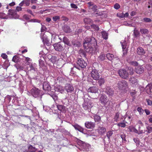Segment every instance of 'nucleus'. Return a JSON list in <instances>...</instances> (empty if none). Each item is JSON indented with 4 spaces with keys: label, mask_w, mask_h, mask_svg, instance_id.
<instances>
[{
    "label": "nucleus",
    "mask_w": 152,
    "mask_h": 152,
    "mask_svg": "<svg viewBox=\"0 0 152 152\" xmlns=\"http://www.w3.org/2000/svg\"><path fill=\"white\" fill-rule=\"evenodd\" d=\"M145 51L144 49L141 47H138L137 50V53L139 56H143L144 55L145 53Z\"/></svg>",
    "instance_id": "4468645a"
},
{
    "label": "nucleus",
    "mask_w": 152,
    "mask_h": 152,
    "mask_svg": "<svg viewBox=\"0 0 152 152\" xmlns=\"http://www.w3.org/2000/svg\"><path fill=\"white\" fill-rule=\"evenodd\" d=\"M17 68L19 70H23L24 69L23 67L21 65H17Z\"/></svg>",
    "instance_id": "680f3d73"
},
{
    "label": "nucleus",
    "mask_w": 152,
    "mask_h": 152,
    "mask_svg": "<svg viewBox=\"0 0 152 152\" xmlns=\"http://www.w3.org/2000/svg\"><path fill=\"white\" fill-rule=\"evenodd\" d=\"M53 46L55 50L58 51L64 50L65 48V45L61 42L55 43L53 44Z\"/></svg>",
    "instance_id": "7ed1b4c3"
},
{
    "label": "nucleus",
    "mask_w": 152,
    "mask_h": 152,
    "mask_svg": "<svg viewBox=\"0 0 152 152\" xmlns=\"http://www.w3.org/2000/svg\"><path fill=\"white\" fill-rule=\"evenodd\" d=\"M24 4H25L26 6H28L30 4V0H23Z\"/></svg>",
    "instance_id": "8fccbe9b"
},
{
    "label": "nucleus",
    "mask_w": 152,
    "mask_h": 152,
    "mask_svg": "<svg viewBox=\"0 0 152 152\" xmlns=\"http://www.w3.org/2000/svg\"><path fill=\"white\" fill-rule=\"evenodd\" d=\"M77 63L79 66L82 68H85L87 65V63L82 58H78Z\"/></svg>",
    "instance_id": "6e6552de"
},
{
    "label": "nucleus",
    "mask_w": 152,
    "mask_h": 152,
    "mask_svg": "<svg viewBox=\"0 0 152 152\" xmlns=\"http://www.w3.org/2000/svg\"><path fill=\"white\" fill-rule=\"evenodd\" d=\"M137 110L140 115H142L144 112V110L141 107H138L137 108Z\"/></svg>",
    "instance_id": "58836bf2"
},
{
    "label": "nucleus",
    "mask_w": 152,
    "mask_h": 152,
    "mask_svg": "<svg viewBox=\"0 0 152 152\" xmlns=\"http://www.w3.org/2000/svg\"><path fill=\"white\" fill-rule=\"evenodd\" d=\"M96 43V40L94 37H87L85 40V42L83 43V46L85 49H87L91 47V45L94 46Z\"/></svg>",
    "instance_id": "f257e3e1"
},
{
    "label": "nucleus",
    "mask_w": 152,
    "mask_h": 152,
    "mask_svg": "<svg viewBox=\"0 0 152 152\" xmlns=\"http://www.w3.org/2000/svg\"><path fill=\"white\" fill-rule=\"evenodd\" d=\"M57 81L59 83L61 84L65 83L66 81L65 79L63 78L62 77H58L57 78Z\"/></svg>",
    "instance_id": "4be33fe9"
},
{
    "label": "nucleus",
    "mask_w": 152,
    "mask_h": 152,
    "mask_svg": "<svg viewBox=\"0 0 152 152\" xmlns=\"http://www.w3.org/2000/svg\"><path fill=\"white\" fill-rule=\"evenodd\" d=\"M88 5L89 8L91 7L94 5L93 3L91 2H89L88 3Z\"/></svg>",
    "instance_id": "774afa93"
},
{
    "label": "nucleus",
    "mask_w": 152,
    "mask_h": 152,
    "mask_svg": "<svg viewBox=\"0 0 152 152\" xmlns=\"http://www.w3.org/2000/svg\"><path fill=\"white\" fill-rule=\"evenodd\" d=\"M98 133L100 135H103L106 131V129L104 127L99 126L97 129Z\"/></svg>",
    "instance_id": "a211bd4d"
},
{
    "label": "nucleus",
    "mask_w": 152,
    "mask_h": 152,
    "mask_svg": "<svg viewBox=\"0 0 152 152\" xmlns=\"http://www.w3.org/2000/svg\"><path fill=\"white\" fill-rule=\"evenodd\" d=\"M127 122L125 121V119L123 121V122H121L117 124V126L119 127H121L123 128H125L126 126V123Z\"/></svg>",
    "instance_id": "cd10ccee"
},
{
    "label": "nucleus",
    "mask_w": 152,
    "mask_h": 152,
    "mask_svg": "<svg viewBox=\"0 0 152 152\" xmlns=\"http://www.w3.org/2000/svg\"><path fill=\"white\" fill-rule=\"evenodd\" d=\"M108 100L107 96L104 94H102L100 98L101 103L104 106L106 105Z\"/></svg>",
    "instance_id": "1a4fd4ad"
},
{
    "label": "nucleus",
    "mask_w": 152,
    "mask_h": 152,
    "mask_svg": "<svg viewBox=\"0 0 152 152\" xmlns=\"http://www.w3.org/2000/svg\"><path fill=\"white\" fill-rule=\"evenodd\" d=\"M85 126L88 129H93L95 126V123L91 121H86L85 124Z\"/></svg>",
    "instance_id": "ddd939ff"
},
{
    "label": "nucleus",
    "mask_w": 152,
    "mask_h": 152,
    "mask_svg": "<svg viewBox=\"0 0 152 152\" xmlns=\"http://www.w3.org/2000/svg\"><path fill=\"white\" fill-rule=\"evenodd\" d=\"M134 128L133 126H131L129 127L128 129L130 132H133Z\"/></svg>",
    "instance_id": "864d4df0"
},
{
    "label": "nucleus",
    "mask_w": 152,
    "mask_h": 152,
    "mask_svg": "<svg viewBox=\"0 0 152 152\" xmlns=\"http://www.w3.org/2000/svg\"><path fill=\"white\" fill-rule=\"evenodd\" d=\"M64 89L67 93H71L74 91L73 85L70 83H66L64 86Z\"/></svg>",
    "instance_id": "0eeeda50"
},
{
    "label": "nucleus",
    "mask_w": 152,
    "mask_h": 152,
    "mask_svg": "<svg viewBox=\"0 0 152 152\" xmlns=\"http://www.w3.org/2000/svg\"><path fill=\"white\" fill-rule=\"evenodd\" d=\"M140 31L142 34H147L149 32L148 30L146 28H140Z\"/></svg>",
    "instance_id": "7c9ffc66"
},
{
    "label": "nucleus",
    "mask_w": 152,
    "mask_h": 152,
    "mask_svg": "<svg viewBox=\"0 0 152 152\" xmlns=\"http://www.w3.org/2000/svg\"><path fill=\"white\" fill-rule=\"evenodd\" d=\"M126 135L123 133L121 135V137L122 138V141L124 142H126Z\"/></svg>",
    "instance_id": "49530a36"
},
{
    "label": "nucleus",
    "mask_w": 152,
    "mask_h": 152,
    "mask_svg": "<svg viewBox=\"0 0 152 152\" xmlns=\"http://www.w3.org/2000/svg\"><path fill=\"white\" fill-rule=\"evenodd\" d=\"M143 126H141L140 125H139L138 131H139V134H142L144 132L142 129V127Z\"/></svg>",
    "instance_id": "3c124183"
},
{
    "label": "nucleus",
    "mask_w": 152,
    "mask_h": 152,
    "mask_svg": "<svg viewBox=\"0 0 152 152\" xmlns=\"http://www.w3.org/2000/svg\"><path fill=\"white\" fill-rule=\"evenodd\" d=\"M28 148L29 152H35L37 151V148L31 145H28Z\"/></svg>",
    "instance_id": "412c9836"
},
{
    "label": "nucleus",
    "mask_w": 152,
    "mask_h": 152,
    "mask_svg": "<svg viewBox=\"0 0 152 152\" xmlns=\"http://www.w3.org/2000/svg\"><path fill=\"white\" fill-rule=\"evenodd\" d=\"M39 66L41 67H43L45 65V63L44 61L43 60L39 59Z\"/></svg>",
    "instance_id": "c03bdc74"
},
{
    "label": "nucleus",
    "mask_w": 152,
    "mask_h": 152,
    "mask_svg": "<svg viewBox=\"0 0 152 152\" xmlns=\"http://www.w3.org/2000/svg\"><path fill=\"white\" fill-rule=\"evenodd\" d=\"M105 92L109 96H112L114 94V91L110 87L107 86L106 88Z\"/></svg>",
    "instance_id": "9b49d317"
},
{
    "label": "nucleus",
    "mask_w": 152,
    "mask_h": 152,
    "mask_svg": "<svg viewBox=\"0 0 152 152\" xmlns=\"http://www.w3.org/2000/svg\"><path fill=\"white\" fill-rule=\"evenodd\" d=\"M129 73L130 75H132L134 73L133 69L132 68H129Z\"/></svg>",
    "instance_id": "6e6d98bb"
},
{
    "label": "nucleus",
    "mask_w": 152,
    "mask_h": 152,
    "mask_svg": "<svg viewBox=\"0 0 152 152\" xmlns=\"http://www.w3.org/2000/svg\"><path fill=\"white\" fill-rule=\"evenodd\" d=\"M118 73L120 77L123 79H126L129 77L128 72L125 69H120L118 70Z\"/></svg>",
    "instance_id": "20e7f679"
},
{
    "label": "nucleus",
    "mask_w": 152,
    "mask_h": 152,
    "mask_svg": "<svg viewBox=\"0 0 152 152\" xmlns=\"http://www.w3.org/2000/svg\"><path fill=\"white\" fill-rule=\"evenodd\" d=\"M71 6L72 8H73L77 9V6L74 4H71Z\"/></svg>",
    "instance_id": "338daca9"
},
{
    "label": "nucleus",
    "mask_w": 152,
    "mask_h": 152,
    "mask_svg": "<svg viewBox=\"0 0 152 152\" xmlns=\"http://www.w3.org/2000/svg\"><path fill=\"white\" fill-rule=\"evenodd\" d=\"M144 22L146 23H149L151 22L152 20L150 18H143Z\"/></svg>",
    "instance_id": "de8ad7c7"
},
{
    "label": "nucleus",
    "mask_w": 152,
    "mask_h": 152,
    "mask_svg": "<svg viewBox=\"0 0 152 152\" xmlns=\"http://www.w3.org/2000/svg\"><path fill=\"white\" fill-rule=\"evenodd\" d=\"M147 129L148 133H150L152 132V124L147 126Z\"/></svg>",
    "instance_id": "37998d69"
},
{
    "label": "nucleus",
    "mask_w": 152,
    "mask_h": 152,
    "mask_svg": "<svg viewBox=\"0 0 152 152\" xmlns=\"http://www.w3.org/2000/svg\"><path fill=\"white\" fill-rule=\"evenodd\" d=\"M97 7L96 5H94L93 6L90 7L89 9L92 10L93 11H95L96 10Z\"/></svg>",
    "instance_id": "4d7b16f0"
},
{
    "label": "nucleus",
    "mask_w": 152,
    "mask_h": 152,
    "mask_svg": "<svg viewBox=\"0 0 152 152\" xmlns=\"http://www.w3.org/2000/svg\"><path fill=\"white\" fill-rule=\"evenodd\" d=\"M117 85V87L121 90L125 89L128 86L127 82L125 80H122L119 81Z\"/></svg>",
    "instance_id": "39448f33"
},
{
    "label": "nucleus",
    "mask_w": 152,
    "mask_h": 152,
    "mask_svg": "<svg viewBox=\"0 0 152 152\" xmlns=\"http://www.w3.org/2000/svg\"><path fill=\"white\" fill-rule=\"evenodd\" d=\"M31 22L39 23L40 21L37 19H32L30 20Z\"/></svg>",
    "instance_id": "13d9d810"
},
{
    "label": "nucleus",
    "mask_w": 152,
    "mask_h": 152,
    "mask_svg": "<svg viewBox=\"0 0 152 152\" xmlns=\"http://www.w3.org/2000/svg\"><path fill=\"white\" fill-rule=\"evenodd\" d=\"M83 107L85 110L89 112L92 107V104L91 101L88 99H84V102L83 104Z\"/></svg>",
    "instance_id": "f03ea898"
},
{
    "label": "nucleus",
    "mask_w": 152,
    "mask_h": 152,
    "mask_svg": "<svg viewBox=\"0 0 152 152\" xmlns=\"http://www.w3.org/2000/svg\"><path fill=\"white\" fill-rule=\"evenodd\" d=\"M60 19V17L58 16H56L53 17V20L54 21H56Z\"/></svg>",
    "instance_id": "5fc2aeb1"
},
{
    "label": "nucleus",
    "mask_w": 152,
    "mask_h": 152,
    "mask_svg": "<svg viewBox=\"0 0 152 152\" xmlns=\"http://www.w3.org/2000/svg\"><path fill=\"white\" fill-rule=\"evenodd\" d=\"M113 134V132L111 131H109L107 132L106 136L109 140L110 139V137Z\"/></svg>",
    "instance_id": "ea45409f"
},
{
    "label": "nucleus",
    "mask_w": 152,
    "mask_h": 152,
    "mask_svg": "<svg viewBox=\"0 0 152 152\" xmlns=\"http://www.w3.org/2000/svg\"><path fill=\"white\" fill-rule=\"evenodd\" d=\"M42 41L44 44H46L47 45L49 46L50 44L49 40L47 38H45L44 37L42 38Z\"/></svg>",
    "instance_id": "c756f323"
},
{
    "label": "nucleus",
    "mask_w": 152,
    "mask_h": 152,
    "mask_svg": "<svg viewBox=\"0 0 152 152\" xmlns=\"http://www.w3.org/2000/svg\"><path fill=\"white\" fill-rule=\"evenodd\" d=\"M15 11L14 10H9L7 13L8 15H11L12 17H13L16 14Z\"/></svg>",
    "instance_id": "a878e982"
},
{
    "label": "nucleus",
    "mask_w": 152,
    "mask_h": 152,
    "mask_svg": "<svg viewBox=\"0 0 152 152\" xmlns=\"http://www.w3.org/2000/svg\"><path fill=\"white\" fill-rule=\"evenodd\" d=\"M120 5L118 3H116L114 5V8L116 10H118L120 8Z\"/></svg>",
    "instance_id": "603ef678"
},
{
    "label": "nucleus",
    "mask_w": 152,
    "mask_h": 152,
    "mask_svg": "<svg viewBox=\"0 0 152 152\" xmlns=\"http://www.w3.org/2000/svg\"><path fill=\"white\" fill-rule=\"evenodd\" d=\"M57 59L56 57L54 56L52 57L50 59V61L53 64L55 63Z\"/></svg>",
    "instance_id": "09e8293b"
},
{
    "label": "nucleus",
    "mask_w": 152,
    "mask_h": 152,
    "mask_svg": "<svg viewBox=\"0 0 152 152\" xmlns=\"http://www.w3.org/2000/svg\"><path fill=\"white\" fill-rule=\"evenodd\" d=\"M117 15L118 17L120 18H124V13H121L117 14Z\"/></svg>",
    "instance_id": "e2e57ef3"
},
{
    "label": "nucleus",
    "mask_w": 152,
    "mask_h": 152,
    "mask_svg": "<svg viewBox=\"0 0 152 152\" xmlns=\"http://www.w3.org/2000/svg\"><path fill=\"white\" fill-rule=\"evenodd\" d=\"M91 26L92 28L94 29L95 30L98 31L99 30V28L97 25L93 24L91 25Z\"/></svg>",
    "instance_id": "79ce46f5"
},
{
    "label": "nucleus",
    "mask_w": 152,
    "mask_h": 152,
    "mask_svg": "<svg viewBox=\"0 0 152 152\" xmlns=\"http://www.w3.org/2000/svg\"><path fill=\"white\" fill-rule=\"evenodd\" d=\"M102 36V38L105 39H108V33L105 31H103L101 32Z\"/></svg>",
    "instance_id": "b1692460"
},
{
    "label": "nucleus",
    "mask_w": 152,
    "mask_h": 152,
    "mask_svg": "<svg viewBox=\"0 0 152 152\" xmlns=\"http://www.w3.org/2000/svg\"><path fill=\"white\" fill-rule=\"evenodd\" d=\"M6 14L4 12H0V18L1 19L6 18Z\"/></svg>",
    "instance_id": "a18cd8bd"
},
{
    "label": "nucleus",
    "mask_w": 152,
    "mask_h": 152,
    "mask_svg": "<svg viewBox=\"0 0 152 152\" xmlns=\"http://www.w3.org/2000/svg\"><path fill=\"white\" fill-rule=\"evenodd\" d=\"M84 21L85 23L87 24H90L92 22V20L89 18H85L84 19Z\"/></svg>",
    "instance_id": "f704fd0d"
},
{
    "label": "nucleus",
    "mask_w": 152,
    "mask_h": 152,
    "mask_svg": "<svg viewBox=\"0 0 152 152\" xmlns=\"http://www.w3.org/2000/svg\"><path fill=\"white\" fill-rule=\"evenodd\" d=\"M98 83L100 86H101L102 84H103L105 82V80L104 78H100L99 79Z\"/></svg>",
    "instance_id": "4c0bfd02"
},
{
    "label": "nucleus",
    "mask_w": 152,
    "mask_h": 152,
    "mask_svg": "<svg viewBox=\"0 0 152 152\" xmlns=\"http://www.w3.org/2000/svg\"><path fill=\"white\" fill-rule=\"evenodd\" d=\"M72 126L76 130H77L81 132H83L84 131L83 129L77 124H76L75 125H72Z\"/></svg>",
    "instance_id": "6ab92c4d"
},
{
    "label": "nucleus",
    "mask_w": 152,
    "mask_h": 152,
    "mask_svg": "<svg viewBox=\"0 0 152 152\" xmlns=\"http://www.w3.org/2000/svg\"><path fill=\"white\" fill-rule=\"evenodd\" d=\"M133 34L135 37H137L140 35V33L139 31L136 28L134 31Z\"/></svg>",
    "instance_id": "2f4dec72"
},
{
    "label": "nucleus",
    "mask_w": 152,
    "mask_h": 152,
    "mask_svg": "<svg viewBox=\"0 0 152 152\" xmlns=\"http://www.w3.org/2000/svg\"><path fill=\"white\" fill-rule=\"evenodd\" d=\"M64 31L66 33H68L70 32V27L67 25H65L63 28Z\"/></svg>",
    "instance_id": "bb28decb"
},
{
    "label": "nucleus",
    "mask_w": 152,
    "mask_h": 152,
    "mask_svg": "<svg viewBox=\"0 0 152 152\" xmlns=\"http://www.w3.org/2000/svg\"><path fill=\"white\" fill-rule=\"evenodd\" d=\"M91 77L94 80H99L100 75L98 70L96 69H93L91 73Z\"/></svg>",
    "instance_id": "423d86ee"
},
{
    "label": "nucleus",
    "mask_w": 152,
    "mask_h": 152,
    "mask_svg": "<svg viewBox=\"0 0 152 152\" xmlns=\"http://www.w3.org/2000/svg\"><path fill=\"white\" fill-rule=\"evenodd\" d=\"M146 101L148 103V104L149 105H152V101L151 100L149 99H146Z\"/></svg>",
    "instance_id": "bf43d9fd"
},
{
    "label": "nucleus",
    "mask_w": 152,
    "mask_h": 152,
    "mask_svg": "<svg viewBox=\"0 0 152 152\" xmlns=\"http://www.w3.org/2000/svg\"><path fill=\"white\" fill-rule=\"evenodd\" d=\"M152 85L151 84H148L146 87L145 90L147 94H150L152 93L151 89H152Z\"/></svg>",
    "instance_id": "aec40b11"
},
{
    "label": "nucleus",
    "mask_w": 152,
    "mask_h": 152,
    "mask_svg": "<svg viewBox=\"0 0 152 152\" xmlns=\"http://www.w3.org/2000/svg\"><path fill=\"white\" fill-rule=\"evenodd\" d=\"M129 81L133 86L135 87L138 85V80L137 77H131L130 78Z\"/></svg>",
    "instance_id": "f8f14e48"
},
{
    "label": "nucleus",
    "mask_w": 152,
    "mask_h": 152,
    "mask_svg": "<svg viewBox=\"0 0 152 152\" xmlns=\"http://www.w3.org/2000/svg\"><path fill=\"white\" fill-rule=\"evenodd\" d=\"M120 116V113L118 112L115 114L114 117V119L115 121H117L119 118Z\"/></svg>",
    "instance_id": "a19ab883"
},
{
    "label": "nucleus",
    "mask_w": 152,
    "mask_h": 152,
    "mask_svg": "<svg viewBox=\"0 0 152 152\" xmlns=\"http://www.w3.org/2000/svg\"><path fill=\"white\" fill-rule=\"evenodd\" d=\"M23 18L26 20H29L30 19V16L27 15H23Z\"/></svg>",
    "instance_id": "69168bd1"
},
{
    "label": "nucleus",
    "mask_w": 152,
    "mask_h": 152,
    "mask_svg": "<svg viewBox=\"0 0 152 152\" xmlns=\"http://www.w3.org/2000/svg\"><path fill=\"white\" fill-rule=\"evenodd\" d=\"M143 71V68L142 66H137L135 68V72L138 74H142Z\"/></svg>",
    "instance_id": "f3484780"
},
{
    "label": "nucleus",
    "mask_w": 152,
    "mask_h": 152,
    "mask_svg": "<svg viewBox=\"0 0 152 152\" xmlns=\"http://www.w3.org/2000/svg\"><path fill=\"white\" fill-rule=\"evenodd\" d=\"M1 57L4 59H6L7 57V55L4 53H2L1 55Z\"/></svg>",
    "instance_id": "0e129e2a"
},
{
    "label": "nucleus",
    "mask_w": 152,
    "mask_h": 152,
    "mask_svg": "<svg viewBox=\"0 0 152 152\" xmlns=\"http://www.w3.org/2000/svg\"><path fill=\"white\" fill-rule=\"evenodd\" d=\"M43 89L45 91H50L51 87L48 83L45 82L43 84Z\"/></svg>",
    "instance_id": "2eb2a0df"
},
{
    "label": "nucleus",
    "mask_w": 152,
    "mask_h": 152,
    "mask_svg": "<svg viewBox=\"0 0 152 152\" xmlns=\"http://www.w3.org/2000/svg\"><path fill=\"white\" fill-rule=\"evenodd\" d=\"M121 43V46L123 49H125L126 47V43L124 40L122 41Z\"/></svg>",
    "instance_id": "c9c22d12"
},
{
    "label": "nucleus",
    "mask_w": 152,
    "mask_h": 152,
    "mask_svg": "<svg viewBox=\"0 0 152 152\" xmlns=\"http://www.w3.org/2000/svg\"><path fill=\"white\" fill-rule=\"evenodd\" d=\"M56 90L58 91L59 92L61 93H63L64 91V87L60 86H58L56 88Z\"/></svg>",
    "instance_id": "393cba45"
},
{
    "label": "nucleus",
    "mask_w": 152,
    "mask_h": 152,
    "mask_svg": "<svg viewBox=\"0 0 152 152\" xmlns=\"http://www.w3.org/2000/svg\"><path fill=\"white\" fill-rule=\"evenodd\" d=\"M106 57L109 60L111 61L114 58V56L112 54L108 53L106 54Z\"/></svg>",
    "instance_id": "c85d7f7f"
},
{
    "label": "nucleus",
    "mask_w": 152,
    "mask_h": 152,
    "mask_svg": "<svg viewBox=\"0 0 152 152\" xmlns=\"http://www.w3.org/2000/svg\"><path fill=\"white\" fill-rule=\"evenodd\" d=\"M12 60L15 63L18 62L19 61V58L17 56H15L13 57Z\"/></svg>",
    "instance_id": "e433bc0d"
},
{
    "label": "nucleus",
    "mask_w": 152,
    "mask_h": 152,
    "mask_svg": "<svg viewBox=\"0 0 152 152\" xmlns=\"http://www.w3.org/2000/svg\"><path fill=\"white\" fill-rule=\"evenodd\" d=\"M99 88L97 87L93 86L90 87L88 90V92L96 93L98 92Z\"/></svg>",
    "instance_id": "dca6fc26"
},
{
    "label": "nucleus",
    "mask_w": 152,
    "mask_h": 152,
    "mask_svg": "<svg viewBox=\"0 0 152 152\" xmlns=\"http://www.w3.org/2000/svg\"><path fill=\"white\" fill-rule=\"evenodd\" d=\"M94 119L95 122L99 123L101 120V117L99 116L95 115L94 116Z\"/></svg>",
    "instance_id": "473e14b6"
},
{
    "label": "nucleus",
    "mask_w": 152,
    "mask_h": 152,
    "mask_svg": "<svg viewBox=\"0 0 152 152\" xmlns=\"http://www.w3.org/2000/svg\"><path fill=\"white\" fill-rule=\"evenodd\" d=\"M32 95L35 97H37L40 93V91L36 88H32L31 90Z\"/></svg>",
    "instance_id": "9d476101"
},
{
    "label": "nucleus",
    "mask_w": 152,
    "mask_h": 152,
    "mask_svg": "<svg viewBox=\"0 0 152 152\" xmlns=\"http://www.w3.org/2000/svg\"><path fill=\"white\" fill-rule=\"evenodd\" d=\"M105 58V55L104 54H102L100 55L98 58V60L99 61H101L104 60Z\"/></svg>",
    "instance_id": "72a5a7b5"
},
{
    "label": "nucleus",
    "mask_w": 152,
    "mask_h": 152,
    "mask_svg": "<svg viewBox=\"0 0 152 152\" xmlns=\"http://www.w3.org/2000/svg\"><path fill=\"white\" fill-rule=\"evenodd\" d=\"M148 121L150 123H152V115H150L148 117Z\"/></svg>",
    "instance_id": "052dcab7"
},
{
    "label": "nucleus",
    "mask_w": 152,
    "mask_h": 152,
    "mask_svg": "<svg viewBox=\"0 0 152 152\" xmlns=\"http://www.w3.org/2000/svg\"><path fill=\"white\" fill-rule=\"evenodd\" d=\"M63 42L64 43V44H66L68 46H71V44L70 43L69 39L66 37H64L63 38Z\"/></svg>",
    "instance_id": "5701e85b"
}]
</instances>
